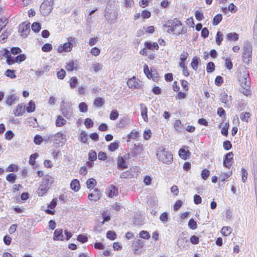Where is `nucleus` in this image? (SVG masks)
<instances>
[{"instance_id":"11","label":"nucleus","mask_w":257,"mask_h":257,"mask_svg":"<svg viewBox=\"0 0 257 257\" xmlns=\"http://www.w3.org/2000/svg\"><path fill=\"white\" fill-rule=\"evenodd\" d=\"M130 154H126L123 156H118L117 160V168L118 169H123L127 168V164L125 160L130 159Z\"/></svg>"},{"instance_id":"40","label":"nucleus","mask_w":257,"mask_h":257,"mask_svg":"<svg viewBox=\"0 0 257 257\" xmlns=\"http://www.w3.org/2000/svg\"><path fill=\"white\" fill-rule=\"evenodd\" d=\"M28 112H34L35 110V103L32 100H31L28 103V106L27 107Z\"/></svg>"},{"instance_id":"26","label":"nucleus","mask_w":257,"mask_h":257,"mask_svg":"<svg viewBox=\"0 0 257 257\" xmlns=\"http://www.w3.org/2000/svg\"><path fill=\"white\" fill-rule=\"evenodd\" d=\"M145 46L146 48L151 50H158L159 49V46L156 42H146L145 43Z\"/></svg>"},{"instance_id":"37","label":"nucleus","mask_w":257,"mask_h":257,"mask_svg":"<svg viewBox=\"0 0 257 257\" xmlns=\"http://www.w3.org/2000/svg\"><path fill=\"white\" fill-rule=\"evenodd\" d=\"M119 142L117 141L111 143L108 146V149L111 152H113L117 150L119 147Z\"/></svg>"},{"instance_id":"46","label":"nucleus","mask_w":257,"mask_h":257,"mask_svg":"<svg viewBox=\"0 0 257 257\" xmlns=\"http://www.w3.org/2000/svg\"><path fill=\"white\" fill-rule=\"evenodd\" d=\"M118 115L119 114L118 111L116 110H113L110 112V114L109 115V118L111 120H114L118 118Z\"/></svg>"},{"instance_id":"49","label":"nucleus","mask_w":257,"mask_h":257,"mask_svg":"<svg viewBox=\"0 0 257 257\" xmlns=\"http://www.w3.org/2000/svg\"><path fill=\"white\" fill-rule=\"evenodd\" d=\"M70 86L71 88H74L76 87L77 84L78 83V80L76 77H72L70 78Z\"/></svg>"},{"instance_id":"42","label":"nucleus","mask_w":257,"mask_h":257,"mask_svg":"<svg viewBox=\"0 0 257 257\" xmlns=\"http://www.w3.org/2000/svg\"><path fill=\"white\" fill-rule=\"evenodd\" d=\"M250 114L249 112H242L240 114V118L242 121L248 122L250 117Z\"/></svg>"},{"instance_id":"5","label":"nucleus","mask_w":257,"mask_h":257,"mask_svg":"<svg viewBox=\"0 0 257 257\" xmlns=\"http://www.w3.org/2000/svg\"><path fill=\"white\" fill-rule=\"evenodd\" d=\"M239 81L241 87H247L250 88V80L249 73L247 69L242 67L239 69Z\"/></svg>"},{"instance_id":"57","label":"nucleus","mask_w":257,"mask_h":257,"mask_svg":"<svg viewBox=\"0 0 257 257\" xmlns=\"http://www.w3.org/2000/svg\"><path fill=\"white\" fill-rule=\"evenodd\" d=\"M32 29L34 32L37 33L41 29V25L39 23H34L32 25Z\"/></svg>"},{"instance_id":"20","label":"nucleus","mask_w":257,"mask_h":257,"mask_svg":"<svg viewBox=\"0 0 257 257\" xmlns=\"http://www.w3.org/2000/svg\"><path fill=\"white\" fill-rule=\"evenodd\" d=\"M94 192H95L94 193H91L89 194L88 198L89 200L96 201L100 198L101 194L100 191L97 189H95L94 190Z\"/></svg>"},{"instance_id":"22","label":"nucleus","mask_w":257,"mask_h":257,"mask_svg":"<svg viewBox=\"0 0 257 257\" xmlns=\"http://www.w3.org/2000/svg\"><path fill=\"white\" fill-rule=\"evenodd\" d=\"M25 111V106L22 104L18 105L16 109L14 110V113L16 116L22 115Z\"/></svg>"},{"instance_id":"4","label":"nucleus","mask_w":257,"mask_h":257,"mask_svg":"<svg viewBox=\"0 0 257 257\" xmlns=\"http://www.w3.org/2000/svg\"><path fill=\"white\" fill-rule=\"evenodd\" d=\"M53 182V178L50 176H46L43 178L38 190L39 196H43L48 190L50 185Z\"/></svg>"},{"instance_id":"6","label":"nucleus","mask_w":257,"mask_h":257,"mask_svg":"<svg viewBox=\"0 0 257 257\" xmlns=\"http://www.w3.org/2000/svg\"><path fill=\"white\" fill-rule=\"evenodd\" d=\"M71 104L64 100L61 102L60 111L63 116L67 119H70L73 116V112L71 109Z\"/></svg>"},{"instance_id":"43","label":"nucleus","mask_w":257,"mask_h":257,"mask_svg":"<svg viewBox=\"0 0 257 257\" xmlns=\"http://www.w3.org/2000/svg\"><path fill=\"white\" fill-rule=\"evenodd\" d=\"M103 65L98 63L95 62L92 64V68L95 72H97L102 69Z\"/></svg>"},{"instance_id":"31","label":"nucleus","mask_w":257,"mask_h":257,"mask_svg":"<svg viewBox=\"0 0 257 257\" xmlns=\"http://www.w3.org/2000/svg\"><path fill=\"white\" fill-rule=\"evenodd\" d=\"M117 194V189L114 186H111L109 188L108 196L112 198L115 196H116Z\"/></svg>"},{"instance_id":"28","label":"nucleus","mask_w":257,"mask_h":257,"mask_svg":"<svg viewBox=\"0 0 257 257\" xmlns=\"http://www.w3.org/2000/svg\"><path fill=\"white\" fill-rule=\"evenodd\" d=\"M70 188L75 192L78 191L80 189L79 181L77 179L73 180L70 183Z\"/></svg>"},{"instance_id":"2","label":"nucleus","mask_w":257,"mask_h":257,"mask_svg":"<svg viewBox=\"0 0 257 257\" xmlns=\"http://www.w3.org/2000/svg\"><path fill=\"white\" fill-rule=\"evenodd\" d=\"M157 157L160 161L164 164H170L173 162V156L171 153L162 148L158 150Z\"/></svg>"},{"instance_id":"58","label":"nucleus","mask_w":257,"mask_h":257,"mask_svg":"<svg viewBox=\"0 0 257 257\" xmlns=\"http://www.w3.org/2000/svg\"><path fill=\"white\" fill-rule=\"evenodd\" d=\"M80 139L81 142L86 143L87 141V136L85 132L81 131L80 135Z\"/></svg>"},{"instance_id":"41","label":"nucleus","mask_w":257,"mask_h":257,"mask_svg":"<svg viewBox=\"0 0 257 257\" xmlns=\"http://www.w3.org/2000/svg\"><path fill=\"white\" fill-rule=\"evenodd\" d=\"M232 175V172L222 173L219 178L220 181L224 182L225 179L229 177Z\"/></svg>"},{"instance_id":"33","label":"nucleus","mask_w":257,"mask_h":257,"mask_svg":"<svg viewBox=\"0 0 257 257\" xmlns=\"http://www.w3.org/2000/svg\"><path fill=\"white\" fill-rule=\"evenodd\" d=\"M103 104L104 100L102 98L100 97L96 98L93 102L94 105L97 107H101L103 105Z\"/></svg>"},{"instance_id":"64","label":"nucleus","mask_w":257,"mask_h":257,"mask_svg":"<svg viewBox=\"0 0 257 257\" xmlns=\"http://www.w3.org/2000/svg\"><path fill=\"white\" fill-rule=\"evenodd\" d=\"M183 204V203L181 200H177L174 205V210L175 211H178L182 206Z\"/></svg>"},{"instance_id":"15","label":"nucleus","mask_w":257,"mask_h":257,"mask_svg":"<svg viewBox=\"0 0 257 257\" xmlns=\"http://www.w3.org/2000/svg\"><path fill=\"white\" fill-rule=\"evenodd\" d=\"M131 119L129 117L123 116L121 117L119 122L116 124V126L120 128H124L127 127L131 123Z\"/></svg>"},{"instance_id":"8","label":"nucleus","mask_w":257,"mask_h":257,"mask_svg":"<svg viewBox=\"0 0 257 257\" xmlns=\"http://www.w3.org/2000/svg\"><path fill=\"white\" fill-rule=\"evenodd\" d=\"M53 8V0H46L40 6V12L43 16H47L51 13Z\"/></svg>"},{"instance_id":"1","label":"nucleus","mask_w":257,"mask_h":257,"mask_svg":"<svg viewBox=\"0 0 257 257\" xmlns=\"http://www.w3.org/2000/svg\"><path fill=\"white\" fill-rule=\"evenodd\" d=\"M163 27L168 33L175 34H180L183 29L181 22L176 19L168 21Z\"/></svg>"},{"instance_id":"32","label":"nucleus","mask_w":257,"mask_h":257,"mask_svg":"<svg viewBox=\"0 0 257 257\" xmlns=\"http://www.w3.org/2000/svg\"><path fill=\"white\" fill-rule=\"evenodd\" d=\"M232 232V229L229 226H224L221 230V232L224 236H228Z\"/></svg>"},{"instance_id":"36","label":"nucleus","mask_w":257,"mask_h":257,"mask_svg":"<svg viewBox=\"0 0 257 257\" xmlns=\"http://www.w3.org/2000/svg\"><path fill=\"white\" fill-rule=\"evenodd\" d=\"M96 184V181L93 178L89 179L86 182L87 187L89 189H92Z\"/></svg>"},{"instance_id":"54","label":"nucleus","mask_w":257,"mask_h":257,"mask_svg":"<svg viewBox=\"0 0 257 257\" xmlns=\"http://www.w3.org/2000/svg\"><path fill=\"white\" fill-rule=\"evenodd\" d=\"M16 175L12 173L8 174L6 177L7 180L12 183L15 182V180H16Z\"/></svg>"},{"instance_id":"34","label":"nucleus","mask_w":257,"mask_h":257,"mask_svg":"<svg viewBox=\"0 0 257 257\" xmlns=\"http://www.w3.org/2000/svg\"><path fill=\"white\" fill-rule=\"evenodd\" d=\"M199 58L196 56L194 57L192 59L191 65L193 69L196 70L198 68Z\"/></svg>"},{"instance_id":"59","label":"nucleus","mask_w":257,"mask_h":257,"mask_svg":"<svg viewBox=\"0 0 257 257\" xmlns=\"http://www.w3.org/2000/svg\"><path fill=\"white\" fill-rule=\"evenodd\" d=\"M43 141V138L41 136L37 135L35 136L34 142L36 145H40Z\"/></svg>"},{"instance_id":"30","label":"nucleus","mask_w":257,"mask_h":257,"mask_svg":"<svg viewBox=\"0 0 257 257\" xmlns=\"http://www.w3.org/2000/svg\"><path fill=\"white\" fill-rule=\"evenodd\" d=\"M226 38L229 41H236L238 40L239 36L236 33H230L226 35Z\"/></svg>"},{"instance_id":"62","label":"nucleus","mask_w":257,"mask_h":257,"mask_svg":"<svg viewBox=\"0 0 257 257\" xmlns=\"http://www.w3.org/2000/svg\"><path fill=\"white\" fill-rule=\"evenodd\" d=\"M77 240L82 242L85 243L88 240V238L86 236L83 234H80L77 236Z\"/></svg>"},{"instance_id":"10","label":"nucleus","mask_w":257,"mask_h":257,"mask_svg":"<svg viewBox=\"0 0 257 257\" xmlns=\"http://www.w3.org/2000/svg\"><path fill=\"white\" fill-rule=\"evenodd\" d=\"M30 23L27 22H23L20 25L19 32L22 37L26 38L28 36L30 32Z\"/></svg>"},{"instance_id":"52","label":"nucleus","mask_w":257,"mask_h":257,"mask_svg":"<svg viewBox=\"0 0 257 257\" xmlns=\"http://www.w3.org/2000/svg\"><path fill=\"white\" fill-rule=\"evenodd\" d=\"M52 50V45L49 43L44 44L42 47V50L45 52H48Z\"/></svg>"},{"instance_id":"9","label":"nucleus","mask_w":257,"mask_h":257,"mask_svg":"<svg viewBox=\"0 0 257 257\" xmlns=\"http://www.w3.org/2000/svg\"><path fill=\"white\" fill-rule=\"evenodd\" d=\"M127 85L132 89H141L143 86V82L135 76L129 79L127 81Z\"/></svg>"},{"instance_id":"60","label":"nucleus","mask_w":257,"mask_h":257,"mask_svg":"<svg viewBox=\"0 0 257 257\" xmlns=\"http://www.w3.org/2000/svg\"><path fill=\"white\" fill-rule=\"evenodd\" d=\"M225 67L228 70H231L232 69L233 65L230 58L225 59Z\"/></svg>"},{"instance_id":"29","label":"nucleus","mask_w":257,"mask_h":257,"mask_svg":"<svg viewBox=\"0 0 257 257\" xmlns=\"http://www.w3.org/2000/svg\"><path fill=\"white\" fill-rule=\"evenodd\" d=\"M77 67V65L73 60H71L66 64L65 68L68 71H71L76 69Z\"/></svg>"},{"instance_id":"63","label":"nucleus","mask_w":257,"mask_h":257,"mask_svg":"<svg viewBox=\"0 0 257 257\" xmlns=\"http://www.w3.org/2000/svg\"><path fill=\"white\" fill-rule=\"evenodd\" d=\"M66 75V72L63 69H61L57 73V76L60 79H63Z\"/></svg>"},{"instance_id":"47","label":"nucleus","mask_w":257,"mask_h":257,"mask_svg":"<svg viewBox=\"0 0 257 257\" xmlns=\"http://www.w3.org/2000/svg\"><path fill=\"white\" fill-rule=\"evenodd\" d=\"M209 175L210 171L206 169H203L201 173V177L204 180H207Z\"/></svg>"},{"instance_id":"13","label":"nucleus","mask_w":257,"mask_h":257,"mask_svg":"<svg viewBox=\"0 0 257 257\" xmlns=\"http://www.w3.org/2000/svg\"><path fill=\"white\" fill-rule=\"evenodd\" d=\"M177 244L181 250H187L189 248L190 242L184 237H180L177 240Z\"/></svg>"},{"instance_id":"55","label":"nucleus","mask_w":257,"mask_h":257,"mask_svg":"<svg viewBox=\"0 0 257 257\" xmlns=\"http://www.w3.org/2000/svg\"><path fill=\"white\" fill-rule=\"evenodd\" d=\"M106 237L111 240H114L116 237V234L114 231L110 230L107 232Z\"/></svg>"},{"instance_id":"48","label":"nucleus","mask_w":257,"mask_h":257,"mask_svg":"<svg viewBox=\"0 0 257 257\" xmlns=\"http://www.w3.org/2000/svg\"><path fill=\"white\" fill-rule=\"evenodd\" d=\"M160 220L163 223H166L168 221V214L167 212H163L160 216Z\"/></svg>"},{"instance_id":"24","label":"nucleus","mask_w":257,"mask_h":257,"mask_svg":"<svg viewBox=\"0 0 257 257\" xmlns=\"http://www.w3.org/2000/svg\"><path fill=\"white\" fill-rule=\"evenodd\" d=\"M190 152L186 151L183 148H181L179 151V155L181 158L183 160H186L190 156Z\"/></svg>"},{"instance_id":"61","label":"nucleus","mask_w":257,"mask_h":257,"mask_svg":"<svg viewBox=\"0 0 257 257\" xmlns=\"http://www.w3.org/2000/svg\"><path fill=\"white\" fill-rule=\"evenodd\" d=\"M26 58V57L25 54H20L19 55L15 57V61H16L17 63L24 61L25 60Z\"/></svg>"},{"instance_id":"23","label":"nucleus","mask_w":257,"mask_h":257,"mask_svg":"<svg viewBox=\"0 0 257 257\" xmlns=\"http://www.w3.org/2000/svg\"><path fill=\"white\" fill-rule=\"evenodd\" d=\"M67 123V120L64 119L62 116L58 115L55 121V125L57 127H62L65 125Z\"/></svg>"},{"instance_id":"51","label":"nucleus","mask_w":257,"mask_h":257,"mask_svg":"<svg viewBox=\"0 0 257 257\" xmlns=\"http://www.w3.org/2000/svg\"><path fill=\"white\" fill-rule=\"evenodd\" d=\"M215 69V65L212 62H210L207 64L206 71L208 73L212 72Z\"/></svg>"},{"instance_id":"56","label":"nucleus","mask_w":257,"mask_h":257,"mask_svg":"<svg viewBox=\"0 0 257 257\" xmlns=\"http://www.w3.org/2000/svg\"><path fill=\"white\" fill-rule=\"evenodd\" d=\"M241 173L242 181L244 183L247 180L248 173L247 171L244 168L241 169Z\"/></svg>"},{"instance_id":"16","label":"nucleus","mask_w":257,"mask_h":257,"mask_svg":"<svg viewBox=\"0 0 257 257\" xmlns=\"http://www.w3.org/2000/svg\"><path fill=\"white\" fill-rule=\"evenodd\" d=\"M233 154L232 152H229L226 154L223 160V165L227 168H229L232 164Z\"/></svg>"},{"instance_id":"35","label":"nucleus","mask_w":257,"mask_h":257,"mask_svg":"<svg viewBox=\"0 0 257 257\" xmlns=\"http://www.w3.org/2000/svg\"><path fill=\"white\" fill-rule=\"evenodd\" d=\"M15 72V70L8 69L5 72V75L8 77H10L11 79H14L16 78Z\"/></svg>"},{"instance_id":"39","label":"nucleus","mask_w":257,"mask_h":257,"mask_svg":"<svg viewBox=\"0 0 257 257\" xmlns=\"http://www.w3.org/2000/svg\"><path fill=\"white\" fill-rule=\"evenodd\" d=\"M222 17L221 14H217L213 19L212 24L214 26L217 25L222 20Z\"/></svg>"},{"instance_id":"14","label":"nucleus","mask_w":257,"mask_h":257,"mask_svg":"<svg viewBox=\"0 0 257 257\" xmlns=\"http://www.w3.org/2000/svg\"><path fill=\"white\" fill-rule=\"evenodd\" d=\"M51 138H52L53 142H56L57 143H61L63 144L66 141L65 135L61 132L52 135Z\"/></svg>"},{"instance_id":"53","label":"nucleus","mask_w":257,"mask_h":257,"mask_svg":"<svg viewBox=\"0 0 257 257\" xmlns=\"http://www.w3.org/2000/svg\"><path fill=\"white\" fill-rule=\"evenodd\" d=\"M79 109L80 112H86L87 111V105L85 102H81L79 104Z\"/></svg>"},{"instance_id":"21","label":"nucleus","mask_w":257,"mask_h":257,"mask_svg":"<svg viewBox=\"0 0 257 257\" xmlns=\"http://www.w3.org/2000/svg\"><path fill=\"white\" fill-rule=\"evenodd\" d=\"M144 246V243L140 239L136 240L133 243V247L135 253H137L138 251L142 249Z\"/></svg>"},{"instance_id":"12","label":"nucleus","mask_w":257,"mask_h":257,"mask_svg":"<svg viewBox=\"0 0 257 257\" xmlns=\"http://www.w3.org/2000/svg\"><path fill=\"white\" fill-rule=\"evenodd\" d=\"M144 147L142 144H135L134 148L131 152L132 155L133 157H137L141 156L144 154Z\"/></svg>"},{"instance_id":"44","label":"nucleus","mask_w":257,"mask_h":257,"mask_svg":"<svg viewBox=\"0 0 257 257\" xmlns=\"http://www.w3.org/2000/svg\"><path fill=\"white\" fill-rule=\"evenodd\" d=\"M97 158L96 153L94 151L91 150L88 154V159L90 161H95Z\"/></svg>"},{"instance_id":"27","label":"nucleus","mask_w":257,"mask_h":257,"mask_svg":"<svg viewBox=\"0 0 257 257\" xmlns=\"http://www.w3.org/2000/svg\"><path fill=\"white\" fill-rule=\"evenodd\" d=\"M139 137V133L136 130H133L127 135V142L131 141V139H136Z\"/></svg>"},{"instance_id":"18","label":"nucleus","mask_w":257,"mask_h":257,"mask_svg":"<svg viewBox=\"0 0 257 257\" xmlns=\"http://www.w3.org/2000/svg\"><path fill=\"white\" fill-rule=\"evenodd\" d=\"M140 108H141V111L142 117L145 122H148V115H147V112H148L147 107L146 106V105L143 103H141L140 104Z\"/></svg>"},{"instance_id":"17","label":"nucleus","mask_w":257,"mask_h":257,"mask_svg":"<svg viewBox=\"0 0 257 257\" xmlns=\"http://www.w3.org/2000/svg\"><path fill=\"white\" fill-rule=\"evenodd\" d=\"M19 98L15 94H10L6 96V104L8 105L11 106L15 103V102L18 101Z\"/></svg>"},{"instance_id":"38","label":"nucleus","mask_w":257,"mask_h":257,"mask_svg":"<svg viewBox=\"0 0 257 257\" xmlns=\"http://www.w3.org/2000/svg\"><path fill=\"white\" fill-rule=\"evenodd\" d=\"M223 34L221 33L220 31L217 32L215 38L216 43L218 45H220L221 43V42L223 40Z\"/></svg>"},{"instance_id":"50","label":"nucleus","mask_w":257,"mask_h":257,"mask_svg":"<svg viewBox=\"0 0 257 257\" xmlns=\"http://www.w3.org/2000/svg\"><path fill=\"white\" fill-rule=\"evenodd\" d=\"M188 227L192 229H195L197 227L196 222L193 219H190L188 221Z\"/></svg>"},{"instance_id":"25","label":"nucleus","mask_w":257,"mask_h":257,"mask_svg":"<svg viewBox=\"0 0 257 257\" xmlns=\"http://www.w3.org/2000/svg\"><path fill=\"white\" fill-rule=\"evenodd\" d=\"M174 128L178 132H182L184 130L183 124L179 119L176 120L174 122Z\"/></svg>"},{"instance_id":"7","label":"nucleus","mask_w":257,"mask_h":257,"mask_svg":"<svg viewBox=\"0 0 257 257\" xmlns=\"http://www.w3.org/2000/svg\"><path fill=\"white\" fill-rule=\"evenodd\" d=\"M243 49V61L245 63H248L251 59L252 46L249 43L246 42L244 44Z\"/></svg>"},{"instance_id":"3","label":"nucleus","mask_w":257,"mask_h":257,"mask_svg":"<svg viewBox=\"0 0 257 257\" xmlns=\"http://www.w3.org/2000/svg\"><path fill=\"white\" fill-rule=\"evenodd\" d=\"M67 42L60 44L57 48V51L59 53L70 52L74 46L76 45L77 39L73 37H69L67 39Z\"/></svg>"},{"instance_id":"19","label":"nucleus","mask_w":257,"mask_h":257,"mask_svg":"<svg viewBox=\"0 0 257 257\" xmlns=\"http://www.w3.org/2000/svg\"><path fill=\"white\" fill-rule=\"evenodd\" d=\"M62 233L63 230L62 229H56L54 233L53 239L54 240H63L64 237Z\"/></svg>"},{"instance_id":"45","label":"nucleus","mask_w":257,"mask_h":257,"mask_svg":"<svg viewBox=\"0 0 257 257\" xmlns=\"http://www.w3.org/2000/svg\"><path fill=\"white\" fill-rule=\"evenodd\" d=\"M139 236L141 238L145 239H149L150 238V235L149 233L146 230L141 231L139 233Z\"/></svg>"}]
</instances>
